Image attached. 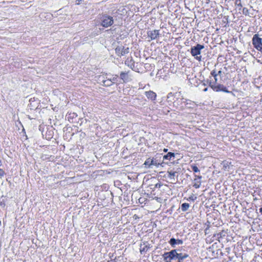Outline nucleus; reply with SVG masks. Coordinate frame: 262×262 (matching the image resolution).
<instances>
[{"mask_svg": "<svg viewBox=\"0 0 262 262\" xmlns=\"http://www.w3.org/2000/svg\"><path fill=\"white\" fill-rule=\"evenodd\" d=\"M188 254L185 253L183 254L182 253H178V262H183V260L187 257H188Z\"/></svg>", "mask_w": 262, "mask_h": 262, "instance_id": "14", "label": "nucleus"}, {"mask_svg": "<svg viewBox=\"0 0 262 262\" xmlns=\"http://www.w3.org/2000/svg\"><path fill=\"white\" fill-rule=\"evenodd\" d=\"M178 250L174 249L170 252H165L163 255L164 261L166 262H170L171 260H177L178 258Z\"/></svg>", "mask_w": 262, "mask_h": 262, "instance_id": "5", "label": "nucleus"}, {"mask_svg": "<svg viewBox=\"0 0 262 262\" xmlns=\"http://www.w3.org/2000/svg\"><path fill=\"white\" fill-rule=\"evenodd\" d=\"M123 50V46H117L115 49V53L118 56L121 57V56H122Z\"/></svg>", "mask_w": 262, "mask_h": 262, "instance_id": "16", "label": "nucleus"}, {"mask_svg": "<svg viewBox=\"0 0 262 262\" xmlns=\"http://www.w3.org/2000/svg\"><path fill=\"white\" fill-rule=\"evenodd\" d=\"M155 186H156V187L160 188V186H161V184H159V183H157V184H156Z\"/></svg>", "mask_w": 262, "mask_h": 262, "instance_id": "36", "label": "nucleus"}, {"mask_svg": "<svg viewBox=\"0 0 262 262\" xmlns=\"http://www.w3.org/2000/svg\"><path fill=\"white\" fill-rule=\"evenodd\" d=\"M145 94L148 99L152 101L155 100L157 97L156 94L151 91L145 92Z\"/></svg>", "mask_w": 262, "mask_h": 262, "instance_id": "11", "label": "nucleus"}, {"mask_svg": "<svg viewBox=\"0 0 262 262\" xmlns=\"http://www.w3.org/2000/svg\"><path fill=\"white\" fill-rule=\"evenodd\" d=\"M102 82L103 83L102 85L104 86H110L113 84L111 79L107 78V77H106V79H102Z\"/></svg>", "mask_w": 262, "mask_h": 262, "instance_id": "15", "label": "nucleus"}, {"mask_svg": "<svg viewBox=\"0 0 262 262\" xmlns=\"http://www.w3.org/2000/svg\"><path fill=\"white\" fill-rule=\"evenodd\" d=\"M235 5L237 6V7H242V5L241 3V0H236L235 2Z\"/></svg>", "mask_w": 262, "mask_h": 262, "instance_id": "27", "label": "nucleus"}, {"mask_svg": "<svg viewBox=\"0 0 262 262\" xmlns=\"http://www.w3.org/2000/svg\"><path fill=\"white\" fill-rule=\"evenodd\" d=\"M252 42L254 48L262 55V38L258 34H255L252 37Z\"/></svg>", "mask_w": 262, "mask_h": 262, "instance_id": "1", "label": "nucleus"}, {"mask_svg": "<svg viewBox=\"0 0 262 262\" xmlns=\"http://www.w3.org/2000/svg\"><path fill=\"white\" fill-rule=\"evenodd\" d=\"M4 174H5L4 171L3 169H0V176L2 177L4 175Z\"/></svg>", "mask_w": 262, "mask_h": 262, "instance_id": "32", "label": "nucleus"}, {"mask_svg": "<svg viewBox=\"0 0 262 262\" xmlns=\"http://www.w3.org/2000/svg\"><path fill=\"white\" fill-rule=\"evenodd\" d=\"M207 83H209V86L214 91L216 92H224L227 93H232L231 92L228 91L226 86H225L223 84L217 83L215 84L213 82H212L211 80H207Z\"/></svg>", "mask_w": 262, "mask_h": 262, "instance_id": "2", "label": "nucleus"}, {"mask_svg": "<svg viewBox=\"0 0 262 262\" xmlns=\"http://www.w3.org/2000/svg\"><path fill=\"white\" fill-rule=\"evenodd\" d=\"M194 183L193 185V186L195 188H199L201 186V180H198L197 179V178H194Z\"/></svg>", "mask_w": 262, "mask_h": 262, "instance_id": "18", "label": "nucleus"}, {"mask_svg": "<svg viewBox=\"0 0 262 262\" xmlns=\"http://www.w3.org/2000/svg\"><path fill=\"white\" fill-rule=\"evenodd\" d=\"M108 262H116L115 259H111L110 261H108Z\"/></svg>", "mask_w": 262, "mask_h": 262, "instance_id": "40", "label": "nucleus"}, {"mask_svg": "<svg viewBox=\"0 0 262 262\" xmlns=\"http://www.w3.org/2000/svg\"><path fill=\"white\" fill-rule=\"evenodd\" d=\"M128 52H129V48H125L123 46V50L122 51V56H124L125 54L128 53Z\"/></svg>", "mask_w": 262, "mask_h": 262, "instance_id": "25", "label": "nucleus"}, {"mask_svg": "<svg viewBox=\"0 0 262 262\" xmlns=\"http://www.w3.org/2000/svg\"><path fill=\"white\" fill-rule=\"evenodd\" d=\"M173 96H174L173 94H172V93H169L167 95V98L169 99V98H170L171 97H173Z\"/></svg>", "mask_w": 262, "mask_h": 262, "instance_id": "31", "label": "nucleus"}, {"mask_svg": "<svg viewBox=\"0 0 262 262\" xmlns=\"http://www.w3.org/2000/svg\"><path fill=\"white\" fill-rule=\"evenodd\" d=\"M125 65L130 67L132 70H134L135 68V62L133 60L132 57L130 58H127V59L125 61Z\"/></svg>", "mask_w": 262, "mask_h": 262, "instance_id": "12", "label": "nucleus"}, {"mask_svg": "<svg viewBox=\"0 0 262 262\" xmlns=\"http://www.w3.org/2000/svg\"><path fill=\"white\" fill-rule=\"evenodd\" d=\"M214 81H213V82L214 83H215V84H217V77L215 78H214Z\"/></svg>", "mask_w": 262, "mask_h": 262, "instance_id": "34", "label": "nucleus"}, {"mask_svg": "<svg viewBox=\"0 0 262 262\" xmlns=\"http://www.w3.org/2000/svg\"><path fill=\"white\" fill-rule=\"evenodd\" d=\"M204 48V46L200 44H197L195 46L192 47L191 48V54L192 56L198 61H201V56H198L201 54V50Z\"/></svg>", "mask_w": 262, "mask_h": 262, "instance_id": "3", "label": "nucleus"}, {"mask_svg": "<svg viewBox=\"0 0 262 262\" xmlns=\"http://www.w3.org/2000/svg\"><path fill=\"white\" fill-rule=\"evenodd\" d=\"M190 205L188 203H184L181 205V209L183 211H186L189 208Z\"/></svg>", "mask_w": 262, "mask_h": 262, "instance_id": "19", "label": "nucleus"}, {"mask_svg": "<svg viewBox=\"0 0 262 262\" xmlns=\"http://www.w3.org/2000/svg\"><path fill=\"white\" fill-rule=\"evenodd\" d=\"M223 167L225 169H227L229 167V164L228 162H223Z\"/></svg>", "mask_w": 262, "mask_h": 262, "instance_id": "28", "label": "nucleus"}, {"mask_svg": "<svg viewBox=\"0 0 262 262\" xmlns=\"http://www.w3.org/2000/svg\"><path fill=\"white\" fill-rule=\"evenodd\" d=\"M152 246L147 242H143L140 246V251L141 253L146 252Z\"/></svg>", "mask_w": 262, "mask_h": 262, "instance_id": "7", "label": "nucleus"}, {"mask_svg": "<svg viewBox=\"0 0 262 262\" xmlns=\"http://www.w3.org/2000/svg\"><path fill=\"white\" fill-rule=\"evenodd\" d=\"M209 84V83H207V81H206V83H204V85H207V84Z\"/></svg>", "mask_w": 262, "mask_h": 262, "instance_id": "42", "label": "nucleus"}, {"mask_svg": "<svg viewBox=\"0 0 262 262\" xmlns=\"http://www.w3.org/2000/svg\"><path fill=\"white\" fill-rule=\"evenodd\" d=\"M195 177V178H197V179L198 180H201V179H202V177L201 176H197V175H195L194 176Z\"/></svg>", "mask_w": 262, "mask_h": 262, "instance_id": "33", "label": "nucleus"}, {"mask_svg": "<svg viewBox=\"0 0 262 262\" xmlns=\"http://www.w3.org/2000/svg\"><path fill=\"white\" fill-rule=\"evenodd\" d=\"M259 211L262 214V207L259 208Z\"/></svg>", "mask_w": 262, "mask_h": 262, "instance_id": "39", "label": "nucleus"}, {"mask_svg": "<svg viewBox=\"0 0 262 262\" xmlns=\"http://www.w3.org/2000/svg\"><path fill=\"white\" fill-rule=\"evenodd\" d=\"M161 158L160 155H156L155 157L152 159V165L157 167H159V165L163 166V165L165 164L166 163L161 160Z\"/></svg>", "mask_w": 262, "mask_h": 262, "instance_id": "6", "label": "nucleus"}, {"mask_svg": "<svg viewBox=\"0 0 262 262\" xmlns=\"http://www.w3.org/2000/svg\"><path fill=\"white\" fill-rule=\"evenodd\" d=\"M145 166H148L150 167L152 165V159L148 158L144 164Z\"/></svg>", "mask_w": 262, "mask_h": 262, "instance_id": "20", "label": "nucleus"}, {"mask_svg": "<svg viewBox=\"0 0 262 262\" xmlns=\"http://www.w3.org/2000/svg\"><path fill=\"white\" fill-rule=\"evenodd\" d=\"M163 151H164V152H167V151H168V149H167V148H164V150H163Z\"/></svg>", "mask_w": 262, "mask_h": 262, "instance_id": "41", "label": "nucleus"}, {"mask_svg": "<svg viewBox=\"0 0 262 262\" xmlns=\"http://www.w3.org/2000/svg\"><path fill=\"white\" fill-rule=\"evenodd\" d=\"M118 76L117 75H115L113 78L110 79L113 83H115L118 79Z\"/></svg>", "mask_w": 262, "mask_h": 262, "instance_id": "26", "label": "nucleus"}, {"mask_svg": "<svg viewBox=\"0 0 262 262\" xmlns=\"http://www.w3.org/2000/svg\"><path fill=\"white\" fill-rule=\"evenodd\" d=\"M77 116L75 113H73L72 114H70L68 117L69 121H70V122H73V119L74 118V117H76Z\"/></svg>", "mask_w": 262, "mask_h": 262, "instance_id": "21", "label": "nucleus"}, {"mask_svg": "<svg viewBox=\"0 0 262 262\" xmlns=\"http://www.w3.org/2000/svg\"><path fill=\"white\" fill-rule=\"evenodd\" d=\"M226 232L224 231H222L220 233H217L216 235L217 238H220L226 236Z\"/></svg>", "mask_w": 262, "mask_h": 262, "instance_id": "22", "label": "nucleus"}, {"mask_svg": "<svg viewBox=\"0 0 262 262\" xmlns=\"http://www.w3.org/2000/svg\"><path fill=\"white\" fill-rule=\"evenodd\" d=\"M82 0H77L76 1V4L77 5H79L80 4V2Z\"/></svg>", "mask_w": 262, "mask_h": 262, "instance_id": "35", "label": "nucleus"}, {"mask_svg": "<svg viewBox=\"0 0 262 262\" xmlns=\"http://www.w3.org/2000/svg\"><path fill=\"white\" fill-rule=\"evenodd\" d=\"M128 72H121L120 74V78L122 80L123 82H127L130 80Z\"/></svg>", "mask_w": 262, "mask_h": 262, "instance_id": "10", "label": "nucleus"}, {"mask_svg": "<svg viewBox=\"0 0 262 262\" xmlns=\"http://www.w3.org/2000/svg\"><path fill=\"white\" fill-rule=\"evenodd\" d=\"M208 91V88H205L204 90H203V91L204 92H207Z\"/></svg>", "mask_w": 262, "mask_h": 262, "instance_id": "38", "label": "nucleus"}, {"mask_svg": "<svg viewBox=\"0 0 262 262\" xmlns=\"http://www.w3.org/2000/svg\"><path fill=\"white\" fill-rule=\"evenodd\" d=\"M148 37L150 38L151 40L156 39L160 35L159 30H154L152 31H148L147 32Z\"/></svg>", "mask_w": 262, "mask_h": 262, "instance_id": "8", "label": "nucleus"}, {"mask_svg": "<svg viewBox=\"0 0 262 262\" xmlns=\"http://www.w3.org/2000/svg\"><path fill=\"white\" fill-rule=\"evenodd\" d=\"M191 167L194 172H199L200 171L195 165H191Z\"/></svg>", "mask_w": 262, "mask_h": 262, "instance_id": "23", "label": "nucleus"}, {"mask_svg": "<svg viewBox=\"0 0 262 262\" xmlns=\"http://www.w3.org/2000/svg\"><path fill=\"white\" fill-rule=\"evenodd\" d=\"M73 178V177H72V176H70V177H69L68 178ZM67 178H68L67 177Z\"/></svg>", "mask_w": 262, "mask_h": 262, "instance_id": "43", "label": "nucleus"}, {"mask_svg": "<svg viewBox=\"0 0 262 262\" xmlns=\"http://www.w3.org/2000/svg\"><path fill=\"white\" fill-rule=\"evenodd\" d=\"M168 178L171 180L173 179L174 180V176L176 173H177L176 171H168Z\"/></svg>", "mask_w": 262, "mask_h": 262, "instance_id": "17", "label": "nucleus"}, {"mask_svg": "<svg viewBox=\"0 0 262 262\" xmlns=\"http://www.w3.org/2000/svg\"><path fill=\"white\" fill-rule=\"evenodd\" d=\"M196 199V197L194 196L193 195H191L189 197L188 200H191L194 201Z\"/></svg>", "mask_w": 262, "mask_h": 262, "instance_id": "30", "label": "nucleus"}, {"mask_svg": "<svg viewBox=\"0 0 262 262\" xmlns=\"http://www.w3.org/2000/svg\"><path fill=\"white\" fill-rule=\"evenodd\" d=\"M169 244L171 245L172 248H175L176 245H182L183 243V241L182 239H176L173 237L170 239L168 242Z\"/></svg>", "mask_w": 262, "mask_h": 262, "instance_id": "9", "label": "nucleus"}, {"mask_svg": "<svg viewBox=\"0 0 262 262\" xmlns=\"http://www.w3.org/2000/svg\"><path fill=\"white\" fill-rule=\"evenodd\" d=\"M243 14L245 15H249V10L247 8H243L242 10Z\"/></svg>", "mask_w": 262, "mask_h": 262, "instance_id": "24", "label": "nucleus"}, {"mask_svg": "<svg viewBox=\"0 0 262 262\" xmlns=\"http://www.w3.org/2000/svg\"><path fill=\"white\" fill-rule=\"evenodd\" d=\"M211 75L212 77L214 78H215L217 77V73H216L215 70H213L211 72Z\"/></svg>", "mask_w": 262, "mask_h": 262, "instance_id": "29", "label": "nucleus"}, {"mask_svg": "<svg viewBox=\"0 0 262 262\" xmlns=\"http://www.w3.org/2000/svg\"><path fill=\"white\" fill-rule=\"evenodd\" d=\"M175 157V154L172 152H168L166 155H164L162 157V160L164 162L165 160H170L173 158V159Z\"/></svg>", "mask_w": 262, "mask_h": 262, "instance_id": "13", "label": "nucleus"}, {"mask_svg": "<svg viewBox=\"0 0 262 262\" xmlns=\"http://www.w3.org/2000/svg\"><path fill=\"white\" fill-rule=\"evenodd\" d=\"M101 25L105 28L112 26L114 23L113 17L107 14H103L100 17Z\"/></svg>", "mask_w": 262, "mask_h": 262, "instance_id": "4", "label": "nucleus"}, {"mask_svg": "<svg viewBox=\"0 0 262 262\" xmlns=\"http://www.w3.org/2000/svg\"><path fill=\"white\" fill-rule=\"evenodd\" d=\"M222 72L221 71H219L217 73V75H221L222 74Z\"/></svg>", "mask_w": 262, "mask_h": 262, "instance_id": "37", "label": "nucleus"}]
</instances>
